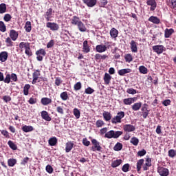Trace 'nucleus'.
<instances>
[{"label":"nucleus","instance_id":"nucleus-16","mask_svg":"<svg viewBox=\"0 0 176 176\" xmlns=\"http://www.w3.org/2000/svg\"><path fill=\"white\" fill-rule=\"evenodd\" d=\"M146 3L148 6H151L150 10L153 12L156 9V1L155 0H147Z\"/></svg>","mask_w":176,"mask_h":176},{"label":"nucleus","instance_id":"nucleus-43","mask_svg":"<svg viewBox=\"0 0 176 176\" xmlns=\"http://www.w3.org/2000/svg\"><path fill=\"white\" fill-rule=\"evenodd\" d=\"M28 102H29V104H30L31 105H34V104H36V102H38V99L36 98V97L32 96L29 100L28 101Z\"/></svg>","mask_w":176,"mask_h":176},{"label":"nucleus","instance_id":"nucleus-19","mask_svg":"<svg viewBox=\"0 0 176 176\" xmlns=\"http://www.w3.org/2000/svg\"><path fill=\"white\" fill-rule=\"evenodd\" d=\"M131 50L132 52V53H137V52H138V48L137 47V43L134 41L132 40L131 41Z\"/></svg>","mask_w":176,"mask_h":176},{"label":"nucleus","instance_id":"nucleus-17","mask_svg":"<svg viewBox=\"0 0 176 176\" xmlns=\"http://www.w3.org/2000/svg\"><path fill=\"white\" fill-rule=\"evenodd\" d=\"M119 35V31L115 28H112L110 30V36L112 39H116V37Z\"/></svg>","mask_w":176,"mask_h":176},{"label":"nucleus","instance_id":"nucleus-14","mask_svg":"<svg viewBox=\"0 0 176 176\" xmlns=\"http://www.w3.org/2000/svg\"><path fill=\"white\" fill-rule=\"evenodd\" d=\"M82 52L83 53H89L90 52V46L87 40H85L82 43Z\"/></svg>","mask_w":176,"mask_h":176},{"label":"nucleus","instance_id":"nucleus-36","mask_svg":"<svg viewBox=\"0 0 176 176\" xmlns=\"http://www.w3.org/2000/svg\"><path fill=\"white\" fill-rule=\"evenodd\" d=\"M122 148L123 144L120 142H117V144H116V145L113 146V151H122Z\"/></svg>","mask_w":176,"mask_h":176},{"label":"nucleus","instance_id":"nucleus-58","mask_svg":"<svg viewBox=\"0 0 176 176\" xmlns=\"http://www.w3.org/2000/svg\"><path fill=\"white\" fill-rule=\"evenodd\" d=\"M74 89L76 91L80 90V89H82V83H80V82H78L74 85Z\"/></svg>","mask_w":176,"mask_h":176},{"label":"nucleus","instance_id":"nucleus-47","mask_svg":"<svg viewBox=\"0 0 176 176\" xmlns=\"http://www.w3.org/2000/svg\"><path fill=\"white\" fill-rule=\"evenodd\" d=\"M73 113L76 119H79V118H80V111H79L78 109L74 108L73 110Z\"/></svg>","mask_w":176,"mask_h":176},{"label":"nucleus","instance_id":"nucleus-42","mask_svg":"<svg viewBox=\"0 0 176 176\" xmlns=\"http://www.w3.org/2000/svg\"><path fill=\"white\" fill-rule=\"evenodd\" d=\"M60 97L63 101H67L68 100V92L64 91L60 94Z\"/></svg>","mask_w":176,"mask_h":176},{"label":"nucleus","instance_id":"nucleus-22","mask_svg":"<svg viewBox=\"0 0 176 176\" xmlns=\"http://www.w3.org/2000/svg\"><path fill=\"white\" fill-rule=\"evenodd\" d=\"M135 102V98H128L123 100L124 105H131Z\"/></svg>","mask_w":176,"mask_h":176},{"label":"nucleus","instance_id":"nucleus-45","mask_svg":"<svg viewBox=\"0 0 176 176\" xmlns=\"http://www.w3.org/2000/svg\"><path fill=\"white\" fill-rule=\"evenodd\" d=\"M40 76H41V70L39 69L34 70V72L32 74V78H34L36 79H39Z\"/></svg>","mask_w":176,"mask_h":176},{"label":"nucleus","instance_id":"nucleus-1","mask_svg":"<svg viewBox=\"0 0 176 176\" xmlns=\"http://www.w3.org/2000/svg\"><path fill=\"white\" fill-rule=\"evenodd\" d=\"M71 24L72 25H76L80 32H86L87 31V28L86 25L82 21H80V18L77 16H74L71 21Z\"/></svg>","mask_w":176,"mask_h":176},{"label":"nucleus","instance_id":"nucleus-48","mask_svg":"<svg viewBox=\"0 0 176 176\" xmlns=\"http://www.w3.org/2000/svg\"><path fill=\"white\" fill-rule=\"evenodd\" d=\"M0 31L1 32H6V25L3 21H0Z\"/></svg>","mask_w":176,"mask_h":176},{"label":"nucleus","instance_id":"nucleus-9","mask_svg":"<svg viewBox=\"0 0 176 176\" xmlns=\"http://www.w3.org/2000/svg\"><path fill=\"white\" fill-rule=\"evenodd\" d=\"M53 13H54V11H53L52 8H49L47 10L44 15V17L47 21H50V19L53 17Z\"/></svg>","mask_w":176,"mask_h":176},{"label":"nucleus","instance_id":"nucleus-20","mask_svg":"<svg viewBox=\"0 0 176 176\" xmlns=\"http://www.w3.org/2000/svg\"><path fill=\"white\" fill-rule=\"evenodd\" d=\"M96 50L98 53H104V52H107V47L104 45H98L96 47Z\"/></svg>","mask_w":176,"mask_h":176},{"label":"nucleus","instance_id":"nucleus-12","mask_svg":"<svg viewBox=\"0 0 176 176\" xmlns=\"http://www.w3.org/2000/svg\"><path fill=\"white\" fill-rule=\"evenodd\" d=\"M10 38H12V41L14 42L17 41V38H19V32L14 30H11L10 31Z\"/></svg>","mask_w":176,"mask_h":176},{"label":"nucleus","instance_id":"nucleus-63","mask_svg":"<svg viewBox=\"0 0 176 176\" xmlns=\"http://www.w3.org/2000/svg\"><path fill=\"white\" fill-rule=\"evenodd\" d=\"M2 135H4V137H6V138H10V135H9V132L6 130H2L1 131Z\"/></svg>","mask_w":176,"mask_h":176},{"label":"nucleus","instance_id":"nucleus-13","mask_svg":"<svg viewBox=\"0 0 176 176\" xmlns=\"http://www.w3.org/2000/svg\"><path fill=\"white\" fill-rule=\"evenodd\" d=\"M74 142L72 141H69L66 143L65 144V152L66 153H69V152H71L74 148Z\"/></svg>","mask_w":176,"mask_h":176},{"label":"nucleus","instance_id":"nucleus-6","mask_svg":"<svg viewBox=\"0 0 176 176\" xmlns=\"http://www.w3.org/2000/svg\"><path fill=\"white\" fill-rule=\"evenodd\" d=\"M157 173L160 176H168V174H170L168 169L164 166H158Z\"/></svg>","mask_w":176,"mask_h":176},{"label":"nucleus","instance_id":"nucleus-4","mask_svg":"<svg viewBox=\"0 0 176 176\" xmlns=\"http://www.w3.org/2000/svg\"><path fill=\"white\" fill-rule=\"evenodd\" d=\"M36 56H37L36 60L38 61H43V57H45V56H46V51L45 50H43V48H41L36 52Z\"/></svg>","mask_w":176,"mask_h":176},{"label":"nucleus","instance_id":"nucleus-3","mask_svg":"<svg viewBox=\"0 0 176 176\" xmlns=\"http://www.w3.org/2000/svg\"><path fill=\"white\" fill-rule=\"evenodd\" d=\"M124 111H120L117 113V116L111 119V123L113 124H118V123H122V120L124 118Z\"/></svg>","mask_w":176,"mask_h":176},{"label":"nucleus","instance_id":"nucleus-28","mask_svg":"<svg viewBox=\"0 0 176 176\" xmlns=\"http://www.w3.org/2000/svg\"><path fill=\"white\" fill-rule=\"evenodd\" d=\"M57 138L52 137L49 139L48 144L50 146H56L57 145Z\"/></svg>","mask_w":176,"mask_h":176},{"label":"nucleus","instance_id":"nucleus-39","mask_svg":"<svg viewBox=\"0 0 176 176\" xmlns=\"http://www.w3.org/2000/svg\"><path fill=\"white\" fill-rule=\"evenodd\" d=\"M6 43L8 47H12L14 43L12 41V38L10 37H7L6 38Z\"/></svg>","mask_w":176,"mask_h":176},{"label":"nucleus","instance_id":"nucleus-50","mask_svg":"<svg viewBox=\"0 0 176 176\" xmlns=\"http://www.w3.org/2000/svg\"><path fill=\"white\" fill-rule=\"evenodd\" d=\"M124 58L126 63H131L133 61V56L130 54H127L124 56Z\"/></svg>","mask_w":176,"mask_h":176},{"label":"nucleus","instance_id":"nucleus-32","mask_svg":"<svg viewBox=\"0 0 176 176\" xmlns=\"http://www.w3.org/2000/svg\"><path fill=\"white\" fill-rule=\"evenodd\" d=\"M30 89H31V85H30V84H25L23 87L24 96H28V94H30Z\"/></svg>","mask_w":176,"mask_h":176},{"label":"nucleus","instance_id":"nucleus-61","mask_svg":"<svg viewBox=\"0 0 176 176\" xmlns=\"http://www.w3.org/2000/svg\"><path fill=\"white\" fill-rule=\"evenodd\" d=\"M10 74H6V78H3V81H4V83H8V84H9V83H10Z\"/></svg>","mask_w":176,"mask_h":176},{"label":"nucleus","instance_id":"nucleus-53","mask_svg":"<svg viewBox=\"0 0 176 176\" xmlns=\"http://www.w3.org/2000/svg\"><path fill=\"white\" fill-rule=\"evenodd\" d=\"M129 168H130V164H125L123 165L122 168V170L124 173H127L129 171Z\"/></svg>","mask_w":176,"mask_h":176},{"label":"nucleus","instance_id":"nucleus-30","mask_svg":"<svg viewBox=\"0 0 176 176\" xmlns=\"http://www.w3.org/2000/svg\"><path fill=\"white\" fill-rule=\"evenodd\" d=\"M102 116H103L104 120H106V122H109V120L112 118V116H111V113H109L108 111H104L102 113Z\"/></svg>","mask_w":176,"mask_h":176},{"label":"nucleus","instance_id":"nucleus-34","mask_svg":"<svg viewBox=\"0 0 176 176\" xmlns=\"http://www.w3.org/2000/svg\"><path fill=\"white\" fill-rule=\"evenodd\" d=\"M107 57H108V56L104 54V55H101L100 54H96L95 55V59L97 60H99V61H101V60H105L107 58Z\"/></svg>","mask_w":176,"mask_h":176},{"label":"nucleus","instance_id":"nucleus-37","mask_svg":"<svg viewBox=\"0 0 176 176\" xmlns=\"http://www.w3.org/2000/svg\"><path fill=\"white\" fill-rule=\"evenodd\" d=\"M8 145L10 146V148L12 149V151H17V145L13 142L12 140H9L8 142Z\"/></svg>","mask_w":176,"mask_h":176},{"label":"nucleus","instance_id":"nucleus-24","mask_svg":"<svg viewBox=\"0 0 176 176\" xmlns=\"http://www.w3.org/2000/svg\"><path fill=\"white\" fill-rule=\"evenodd\" d=\"M22 131L24 133H30L34 131V126L30 125H24L21 128Z\"/></svg>","mask_w":176,"mask_h":176},{"label":"nucleus","instance_id":"nucleus-26","mask_svg":"<svg viewBox=\"0 0 176 176\" xmlns=\"http://www.w3.org/2000/svg\"><path fill=\"white\" fill-rule=\"evenodd\" d=\"M131 72V69H122L118 72L120 76H124L126 74H130Z\"/></svg>","mask_w":176,"mask_h":176},{"label":"nucleus","instance_id":"nucleus-23","mask_svg":"<svg viewBox=\"0 0 176 176\" xmlns=\"http://www.w3.org/2000/svg\"><path fill=\"white\" fill-rule=\"evenodd\" d=\"M148 20L153 24H160V19H159L157 16H151Z\"/></svg>","mask_w":176,"mask_h":176},{"label":"nucleus","instance_id":"nucleus-10","mask_svg":"<svg viewBox=\"0 0 176 176\" xmlns=\"http://www.w3.org/2000/svg\"><path fill=\"white\" fill-rule=\"evenodd\" d=\"M123 130L126 133H131L135 131V126L130 124H126L123 126Z\"/></svg>","mask_w":176,"mask_h":176},{"label":"nucleus","instance_id":"nucleus-35","mask_svg":"<svg viewBox=\"0 0 176 176\" xmlns=\"http://www.w3.org/2000/svg\"><path fill=\"white\" fill-rule=\"evenodd\" d=\"M144 159H140L137 162V171L140 172L141 171V168L142 167V164H144Z\"/></svg>","mask_w":176,"mask_h":176},{"label":"nucleus","instance_id":"nucleus-54","mask_svg":"<svg viewBox=\"0 0 176 176\" xmlns=\"http://www.w3.org/2000/svg\"><path fill=\"white\" fill-rule=\"evenodd\" d=\"M168 155L169 157H175L176 156V151L174 149H170L168 152Z\"/></svg>","mask_w":176,"mask_h":176},{"label":"nucleus","instance_id":"nucleus-40","mask_svg":"<svg viewBox=\"0 0 176 176\" xmlns=\"http://www.w3.org/2000/svg\"><path fill=\"white\" fill-rule=\"evenodd\" d=\"M25 30L26 32H31V30H32V27L31 26V22L27 21L25 25Z\"/></svg>","mask_w":176,"mask_h":176},{"label":"nucleus","instance_id":"nucleus-2","mask_svg":"<svg viewBox=\"0 0 176 176\" xmlns=\"http://www.w3.org/2000/svg\"><path fill=\"white\" fill-rule=\"evenodd\" d=\"M122 134H123L122 131H115L113 130L109 131L108 132H107L104 135L105 138H119V137H120V135H122Z\"/></svg>","mask_w":176,"mask_h":176},{"label":"nucleus","instance_id":"nucleus-8","mask_svg":"<svg viewBox=\"0 0 176 176\" xmlns=\"http://www.w3.org/2000/svg\"><path fill=\"white\" fill-rule=\"evenodd\" d=\"M47 28H50L51 31H58L60 26L54 22H47L46 23Z\"/></svg>","mask_w":176,"mask_h":176},{"label":"nucleus","instance_id":"nucleus-38","mask_svg":"<svg viewBox=\"0 0 176 176\" xmlns=\"http://www.w3.org/2000/svg\"><path fill=\"white\" fill-rule=\"evenodd\" d=\"M122 164V160H117L113 161L111 163V167H113V168H115L119 166H120Z\"/></svg>","mask_w":176,"mask_h":176},{"label":"nucleus","instance_id":"nucleus-55","mask_svg":"<svg viewBox=\"0 0 176 176\" xmlns=\"http://www.w3.org/2000/svg\"><path fill=\"white\" fill-rule=\"evenodd\" d=\"M146 155V151L145 149H142V151H139L137 153V156L140 157H142V156H145Z\"/></svg>","mask_w":176,"mask_h":176},{"label":"nucleus","instance_id":"nucleus-62","mask_svg":"<svg viewBox=\"0 0 176 176\" xmlns=\"http://www.w3.org/2000/svg\"><path fill=\"white\" fill-rule=\"evenodd\" d=\"M54 46V40H50L47 44V49H50Z\"/></svg>","mask_w":176,"mask_h":176},{"label":"nucleus","instance_id":"nucleus-49","mask_svg":"<svg viewBox=\"0 0 176 176\" xmlns=\"http://www.w3.org/2000/svg\"><path fill=\"white\" fill-rule=\"evenodd\" d=\"M25 54L28 57H31L32 56V50H31V45L28 47L26 50H25Z\"/></svg>","mask_w":176,"mask_h":176},{"label":"nucleus","instance_id":"nucleus-29","mask_svg":"<svg viewBox=\"0 0 176 176\" xmlns=\"http://www.w3.org/2000/svg\"><path fill=\"white\" fill-rule=\"evenodd\" d=\"M17 163V160L14 158H10L8 160V164L9 167H14Z\"/></svg>","mask_w":176,"mask_h":176},{"label":"nucleus","instance_id":"nucleus-7","mask_svg":"<svg viewBox=\"0 0 176 176\" xmlns=\"http://www.w3.org/2000/svg\"><path fill=\"white\" fill-rule=\"evenodd\" d=\"M153 50L157 54H162L163 52H166V48L162 45H157L153 46Z\"/></svg>","mask_w":176,"mask_h":176},{"label":"nucleus","instance_id":"nucleus-64","mask_svg":"<svg viewBox=\"0 0 176 176\" xmlns=\"http://www.w3.org/2000/svg\"><path fill=\"white\" fill-rule=\"evenodd\" d=\"M171 8L173 10H176V0H171Z\"/></svg>","mask_w":176,"mask_h":176},{"label":"nucleus","instance_id":"nucleus-60","mask_svg":"<svg viewBox=\"0 0 176 176\" xmlns=\"http://www.w3.org/2000/svg\"><path fill=\"white\" fill-rule=\"evenodd\" d=\"M126 93H128V94H137V90L133 88H129L126 89Z\"/></svg>","mask_w":176,"mask_h":176},{"label":"nucleus","instance_id":"nucleus-33","mask_svg":"<svg viewBox=\"0 0 176 176\" xmlns=\"http://www.w3.org/2000/svg\"><path fill=\"white\" fill-rule=\"evenodd\" d=\"M141 107H142V103L141 102H137L132 105V109L133 111H140Z\"/></svg>","mask_w":176,"mask_h":176},{"label":"nucleus","instance_id":"nucleus-41","mask_svg":"<svg viewBox=\"0 0 176 176\" xmlns=\"http://www.w3.org/2000/svg\"><path fill=\"white\" fill-rule=\"evenodd\" d=\"M130 142L131 144H132V145L137 146V145H138V144L140 143V140H138V138L135 137H133L131 138Z\"/></svg>","mask_w":176,"mask_h":176},{"label":"nucleus","instance_id":"nucleus-21","mask_svg":"<svg viewBox=\"0 0 176 176\" xmlns=\"http://www.w3.org/2000/svg\"><path fill=\"white\" fill-rule=\"evenodd\" d=\"M111 80H112V76L109 74L105 73L103 77V80L104 82V84L109 85V83H111Z\"/></svg>","mask_w":176,"mask_h":176},{"label":"nucleus","instance_id":"nucleus-52","mask_svg":"<svg viewBox=\"0 0 176 176\" xmlns=\"http://www.w3.org/2000/svg\"><path fill=\"white\" fill-rule=\"evenodd\" d=\"M105 123L102 120H98L96 122V126L98 127V129H100V127H102Z\"/></svg>","mask_w":176,"mask_h":176},{"label":"nucleus","instance_id":"nucleus-59","mask_svg":"<svg viewBox=\"0 0 176 176\" xmlns=\"http://www.w3.org/2000/svg\"><path fill=\"white\" fill-rule=\"evenodd\" d=\"M94 92V89L90 87H87L85 90V93L86 94H93Z\"/></svg>","mask_w":176,"mask_h":176},{"label":"nucleus","instance_id":"nucleus-25","mask_svg":"<svg viewBox=\"0 0 176 176\" xmlns=\"http://www.w3.org/2000/svg\"><path fill=\"white\" fill-rule=\"evenodd\" d=\"M173 34H174V29H173V28L165 29V31H164V37L165 38H170V36H172Z\"/></svg>","mask_w":176,"mask_h":176},{"label":"nucleus","instance_id":"nucleus-11","mask_svg":"<svg viewBox=\"0 0 176 176\" xmlns=\"http://www.w3.org/2000/svg\"><path fill=\"white\" fill-rule=\"evenodd\" d=\"M83 3L88 8H94L97 5V0H82Z\"/></svg>","mask_w":176,"mask_h":176},{"label":"nucleus","instance_id":"nucleus-57","mask_svg":"<svg viewBox=\"0 0 176 176\" xmlns=\"http://www.w3.org/2000/svg\"><path fill=\"white\" fill-rule=\"evenodd\" d=\"M63 83V80L60 77L55 78V85L56 86H60Z\"/></svg>","mask_w":176,"mask_h":176},{"label":"nucleus","instance_id":"nucleus-46","mask_svg":"<svg viewBox=\"0 0 176 176\" xmlns=\"http://www.w3.org/2000/svg\"><path fill=\"white\" fill-rule=\"evenodd\" d=\"M139 71L140 74H144V75H145V74H148V68L145 67L144 65L139 67Z\"/></svg>","mask_w":176,"mask_h":176},{"label":"nucleus","instance_id":"nucleus-15","mask_svg":"<svg viewBox=\"0 0 176 176\" xmlns=\"http://www.w3.org/2000/svg\"><path fill=\"white\" fill-rule=\"evenodd\" d=\"M8 57H9L8 52L3 51L0 53V61L1 63H5L8 60Z\"/></svg>","mask_w":176,"mask_h":176},{"label":"nucleus","instance_id":"nucleus-56","mask_svg":"<svg viewBox=\"0 0 176 176\" xmlns=\"http://www.w3.org/2000/svg\"><path fill=\"white\" fill-rule=\"evenodd\" d=\"M4 21H6V23H9L10 20H12V15L10 14H6L3 17Z\"/></svg>","mask_w":176,"mask_h":176},{"label":"nucleus","instance_id":"nucleus-27","mask_svg":"<svg viewBox=\"0 0 176 176\" xmlns=\"http://www.w3.org/2000/svg\"><path fill=\"white\" fill-rule=\"evenodd\" d=\"M42 105L46 106L52 104V99L49 98H42L41 100Z\"/></svg>","mask_w":176,"mask_h":176},{"label":"nucleus","instance_id":"nucleus-44","mask_svg":"<svg viewBox=\"0 0 176 176\" xmlns=\"http://www.w3.org/2000/svg\"><path fill=\"white\" fill-rule=\"evenodd\" d=\"M6 13V4L2 3L0 4V14H3Z\"/></svg>","mask_w":176,"mask_h":176},{"label":"nucleus","instance_id":"nucleus-51","mask_svg":"<svg viewBox=\"0 0 176 176\" xmlns=\"http://www.w3.org/2000/svg\"><path fill=\"white\" fill-rule=\"evenodd\" d=\"M45 170L47 173H48V174H52L53 171H54V169H53V167L52 166V165H50V164L46 166Z\"/></svg>","mask_w":176,"mask_h":176},{"label":"nucleus","instance_id":"nucleus-31","mask_svg":"<svg viewBox=\"0 0 176 176\" xmlns=\"http://www.w3.org/2000/svg\"><path fill=\"white\" fill-rule=\"evenodd\" d=\"M30 46H31V44L28 42H21L19 43V48L25 49V50L26 49H28V47H30Z\"/></svg>","mask_w":176,"mask_h":176},{"label":"nucleus","instance_id":"nucleus-18","mask_svg":"<svg viewBox=\"0 0 176 176\" xmlns=\"http://www.w3.org/2000/svg\"><path fill=\"white\" fill-rule=\"evenodd\" d=\"M41 118L42 119H44V120H46V122H50L52 120V117L49 116V113L46 111H43L41 112Z\"/></svg>","mask_w":176,"mask_h":176},{"label":"nucleus","instance_id":"nucleus-5","mask_svg":"<svg viewBox=\"0 0 176 176\" xmlns=\"http://www.w3.org/2000/svg\"><path fill=\"white\" fill-rule=\"evenodd\" d=\"M91 142L94 145V146L91 147V150L93 151V152H96V151H98V152H101V149H102V147L100 146V142H98V141H97V140L96 139H93L91 140Z\"/></svg>","mask_w":176,"mask_h":176}]
</instances>
